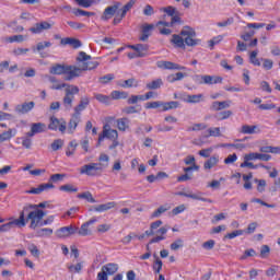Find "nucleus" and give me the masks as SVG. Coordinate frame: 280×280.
Instances as JSON below:
<instances>
[{
	"label": "nucleus",
	"mask_w": 280,
	"mask_h": 280,
	"mask_svg": "<svg viewBox=\"0 0 280 280\" xmlns=\"http://www.w3.org/2000/svg\"><path fill=\"white\" fill-rule=\"evenodd\" d=\"M171 43L179 48L185 47V45L196 47V45H200V39H196V30L191 26H184L179 35L174 34L172 36Z\"/></svg>",
	"instance_id": "1"
},
{
	"label": "nucleus",
	"mask_w": 280,
	"mask_h": 280,
	"mask_svg": "<svg viewBox=\"0 0 280 280\" xmlns=\"http://www.w3.org/2000/svg\"><path fill=\"white\" fill-rule=\"evenodd\" d=\"M109 163L110 156L106 153H101L98 163L84 164L80 168V174H85V176H102V172L108 167Z\"/></svg>",
	"instance_id": "2"
},
{
	"label": "nucleus",
	"mask_w": 280,
	"mask_h": 280,
	"mask_svg": "<svg viewBox=\"0 0 280 280\" xmlns=\"http://www.w3.org/2000/svg\"><path fill=\"white\" fill-rule=\"evenodd\" d=\"M88 60H91V55L80 51L79 56L77 57V62H81V65H79V67L74 66L78 78L82 75V71H93V69H97V67H100V62Z\"/></svg>",
	"instance_id": "3"
},
{
	"label": "nucleus",
	"mask_w": 280,
	"mask_h": 280,
	"mask_svg": "<svg viewBox=\"0 0 280 280\" xmlns=\"http://www.w3.org/2000/svg\"><path fill=\"white\" fill-rule=\"evenodd\" d=\"M49 73L51 75H65L63 80H66V82H71V80L78 78V73H75V66L56 63L50 67Z\"/></svg>",
	"instance_id": "4"
},
{
	"label": "nucleus",
	"mask_w": 280,
	"mask_h": 280,
	"mask_svg": "<svg viewBox=\"0 0 280 280\" xmlns=\"http://www.w3.org/2000/svg\"><path fill=\"white\" fill-rule=\"evenodd\" d=\"M25 213H27L25 222L27 223V221L31 220L30 229H36L38 226H42L43 218L47 215V213H45V211L43 210H33V209L25 211Z\"/></svg>",
	"instance_id": "5"
},
{
	"label": "nucleus",
	"mask_w": 280,
	"mask_h": 280,
	"mask_svg": "<svg viewBox=\"0 0 280 280\" xmlns=\"http://www.w3.org/2000/svg\"><path fill=\"white\" fill-rule=\"evenodd\" d=\"M25 212H20L19 219L12 220L8 223L0 225V233H8V231L12 230L14 226H19L23 229L25 226Z\"/></svg>",
	"instance_id": "6"
},
{
	"label": "nucleus",
	"mask_w": 280,
	"mask_h": 280,
	"mask_svg": "<svg viewBox=\"0 0 280 280\" xmlns=\"http://www.w3.org/2000/svg\"><path fill=\"white\" fill-rule=\"evenodd\" d=\"M119 137V133L117 132L116 129H112L110 125L106 124L103 127V131L98 136V142L97 145L104 141V139H110V141H116Z\"/></svg>",
	"instance_id": "7"
},
{
	"label": "nucleus",
	"mask_w": 280,
	"mask_h": 280,
	"mask_svg": "<svg viewBox=\"0 0 280 280\" xmlns=\"http://www.w3.org/2000/svg\"><path fill=\"white\" fill-rule=\"evenodd\" d=\"M50 89L52 91H62L65 89V95L70 97H75L78 93H80V88L78 85L69 84V83H61L60 85H51Z\"/></svg>",
	"instance_id": "8"
},
{
	"label": "nucleus",
	"mask_w": 280,
	"mask_h": 280,
	"mask_svg": "<svg viewBox=\"0 0 280 280\" xmlns=\"http://www.w3.org/2000/svg\"><path fill=\"white\" fill-rule=\"evenodd\" d=\"M195 82H198V84H222V77H215V75H195Z\"/></svg>",
	"instance_id": "9"
},
{
	"label": "nucleus",
	"mask_w": 280,
	"mask_h": 280,
	"mask_svg": "<svg viewBox=\"0 0 280 280\" xmlns=\"http://www.w3.org/2000/svg\"><path fill=\"white\" fill-rule=\"evenodd\" d=\"M78 233V226L75 225H69L60 228L56 231V236L60 240H65V237H71V235H75Z\"/></svg>",
	"instance_id": "10"
},
{
	"label": "nucleus",
	"mask_w": 280,
	"mask_h": 280,
	"mask_svg": "<svg viewBox=\"0 0 280 280\" xmlns=\"http://www.w3.org/2000/svg\"><path fill=\"white\" fill-rule=\"evenodd\" d=\"M119 8H121V2H114V5L107 7L101 16L102 21H108L109 19H113Z\"/></svg>",
	"instance_id": "11"
},
{
	"label": "nucleus",
	"mask_w": 280,
	"mask_h": 280,
	"mask_svg": "<svg viewBox=\"0 0 280 280\" xmlns=\"http://www.w3.org/2000/svg\"><path fill=\"white\" fill-rule=\"evenodd\" d=\"M49 130H59V132H65L67 130V121L60 120L56 117H50V122L48 125Z\"/></svg>",
	"instance_id": "12"
},
{
	"label": "nucleus",
	"mask_w": 280,
	"mask_h": 280,
	"mask_svg": "<svg viewBox=\"0 0 280 280\" xmlns=\"http://www.w3.org/2000/svg\"><path fill=\"white\" fill-rule=\"evenodd\" d=\"M47 30H51V24L47 21L35 23L34 26L28 28L31 34H43Z\"/></svg>",
	"instance_id": "13"
},
{
	"label": "nucleus",
	"mask_w": 280,
	"mask_h": 280,
	"mask_svg": "<svg viewBox=\"0 0 280 280\" xmlns=\"http://www.w3.org/2000/svg\"><path fill=\"white\" fill-rule=\"evenodd\" d=\"M156 66L159 69H167L171 71H185V67L172 61H158Z\"/></svg>",
	"instance_id": "14"
},
{
	"label": "nucleus",
	"mask_w": 280,
	"mask_h": 280,
	"mask_svg": "<svg viewBox=\"0 0 280 280\" xmlns=\"http://www.w3.org/2000/svg\"><path fill=\"white\" fill-rule=\"evenodd\" d=\"M34 106H36V103H34V101L19 104L15 106V113H18L19 115H27V113H30L34 108Z\"/></svg>",
	"instance_id": "15"
},
{
	"label": "nucleus",
	"mask_w": 280,
	"mask_h": 280,
	"mask_svg": "<svg viewBox=\"0 0 280 280\" xmlns=\"http://www.w3.org/2000/svg\"><path fill=\"white\" fill-rule=\"evenodd\" d=\"M272 155L266 153H255L245 154L244 161H270Z\"/></svg>",
	"instance_id": "16"
},
{
	"label": "nucleus",
	"mask_w": 280,
	"mask_h": 280,
	"mask_svg": "<svg viewBox=\"0 0 280 280\" xmlns=\"http://www.w3.org/2000/svg\"><path fill=\"white\" fill-rule=\"evenodd\" d=\"M115 207H117V203H115V201H109L107 203L93 206L89 209V211H96V213H104V211H110V209H115Z\"/></svg>",
	"instance_id": "17"
},
{
	"label": "nucleus",
	"mask_w": 280,
	"mask_h": 280,
	"mask_svg": "<svg viewBox=\"0 0 280 280\" xmlns=\"http://www.w3.org/2000/svg\"><path fill=\"white\" fill-rule=\"evenodd\" d=\"M176 196H184V198H191L192 200H201V202H210V203L213 202V200L202 197V192L191 194V192L178 191L176 192Z\"/></svg>",
	"instance_id": "18"
},
{
	"label": "nucleus",
	"mask_w": 280,
	"mask_h": 280,
	"mask_svg": "<svg viewBox=\"0 0 280 280\" xmlns=\"http://www.w3.org/2000/svg\"><path fill=\"white\" fill-rule=\"evenodd\" d=\"M54 184L47 183V184H40L36 188H31L30 190H26V194H34V195H40L42 191H49V189H54Z\"/></svg>",
	"instance_id": "19"
},
{
	"label": "nucleus",
	"mask_w": 280,
	"mask_h": 280,
	"mask_svg": "<svg viewBox=\"0 0 280 280\" xmlns=\"http://www.w3.org/2000/svg\"><path fill=\"white\" fill-rule=\"evenodd\" d=\"M129 47L130 49H133V51H137L140 58H145V56H148V49H150L148 44H137Z\"/></svg>",
	"instance_id": "20"
},
{
	"label": "nucleus",
	"mask_w": 280,
	"mask_h": 280,
	"mask_svg": "<svg viewBox=\"0 0 280 280\" xmlns=\"http://www.w3.org/2000/svg\"><path fill=\"white\" fill-rule=\"evenodd\" d=\"M80 121H82V118L79 114L72 115L68 124L69 132L71 133L75 132V128H78V124H80Z\"/></svg>",
	"instance_id": "21"
},
{
	"label": "nucleus",
	"mask_w": 280,
	"mask_h": 280,
	"mask_svg": "<svg viewBox=\"0 0 280 280\" xmlns=\"http://www.w3.org/2000/svg\"><path fill=\"white\" fill-rule=\"evenodd\" d=\"M240 132L242 135H257V132H260L259 127L257 125H243L240 129Z\"/></svg>",
	"instance_id": "22"
},
{
	"label": "nucleus",
	"mask_w": 280,
	"mask_h": 280,
	"mask_svg": "<svg viewBox=\"0 0 280 280\" xmlns=\"http://www.w3.org/2000/svg\"><path fill=\"white\" fill-rule=\"evenodd\" d=\"M231 106V101H223V102H220V101H214L211 106H210V109L212 110H224V108H229Z\"/></svg>",
	"instance_id": "23"
},
{
	"label": "nucleus",
	"mask_w": 280,
	"mask_h": 280,
	"mask_svg": "<svg viewBox=\"0 0 280 280\" xmlns=\"http://www.w3.org/2000/svg\"><path fill=\"white\" fill-rule=\"evenodd\" d=\"M152 30H154V24H144L142 26V34L140 36V40L145 43V40L150 38Z\"/></svg>",
	"instance_id": "24"
},
{
	"label": "nucleus",
	"mask_w": 280,
	"mask_h": 280,
	"mask_svg": "<svg viewBox=\"0 0 280 280\" xmlns=\"http://www.w3.org/2000/svg\"><path fill=\"white\" fill-rule=\"evenodd\" d=\"M163 86V79H154L145 84L148 91H159Z\"/></svg>",
	"instance_id": "25"
},
{
	"label": "nucleus",
	"mask_w": 280,
	"mask_h": 280,
	"mask_svg": "<svg viewBox=\"0 0 280 280\" xmlns=\"http://www.w3.org/2000/svg\"><path fill=\"white\" fill-rule=\"evenodd\" d=\"M89 104H90L89 97H82L78 106L74 107V114L81 116L82 110H85Z\"/></svg>",
	"instance_id": "26"
},
{
	"label": "nucleus",
	"mask_w": 280,
	"mask_h": 280,
	"mask_svg": "<svg viewBox=\"0 0 280 280\" xmlns=\"http://www.w3.org/2000/svg\"><path fill=\"white\" fill-rule=\"evenodd\" d=\"M220 163V156L219 155H212L210 159H208L203 163V170H212V167H215Z\"/></svg>",
	"instance_id": "27"
},
{
	"label": "nucleus",
	"mask_w": 280,
	"mask_h": 280,
	"mask_svg": "<svg viewBox=\"0 0 280 280\" xmlns=\"http://www.w3.org/2000/svg\"><path fill=\"white\" fill-rule=\"evenodd\" d=\"M61 43H62V45H70L71 47H73V49H78V48L82 47V42H80V39H75V38H71V37L61 39Z\"/></svg>",
	"instance_id": "28"
},
{
	"label": "nucleus",
	"mask_w": 280,
	"mask_h": 280,
	"mask_svg": "<svg viewBox=\"0 0 280 280\" xmlns=\"http://www.w3.org/2000/svg\"><path fill=\"white\" fill-rule=\"evenodd\" d=\"M117 128L118 130L126 132V130L130 128V119L128 118L117 119Z\"/></svg>",
	"instance_id": "29"
},
{
	"label": "nucleus",
	"mask_w": 280,
	"mask_h": 280,
	"mask_svg": "<svg viewBox=\"0 0 280 280\" xmlns=\"http://www.w3.org/2000/svg\"><path fill=\"white\" fill-rule=\"evenodd\" d=\"M178 106H180V103L178 101H171V102H166V103L162 102V110L163 112L174 110V109L178 108Z\"/></svg>",
	"instance_id": "30"
},
{
	"label": "nucleus",
	"mask_w": 280,
	"mask_h": 280,
	"mask_svg": "<svg viewBox=\"0 0 280 280\" xmlns=\"http://www.w3.org/2000/svg\"><path fill=\"white\" fill-rule=\"evenodd\" d=\"M47 47H51V42H39L36 46V51L39 52L40 58H47V54L42 52L43 49L47 48Z\"/></svg>",
	"instance_id": "31"
},
{
	"label": "nucleus",
	"mask_w": 280,
	"mask_h": 280,
	"mask_svg": "<svg viewBox=\"0 0 280 280\" xmlns=\"http://www.w3.org/2000/svg\"><path fill=\"white\" fill-rule=\"evenodd\" d=\"M31 129L33 132H35V135H40V132H45V130H47V125L43 122H33L31 125Z\"/></svg>",
	"instance_id": "32"
},
{
	"label": "nucleus",
	"mask_w": 280,
	"mask_h": 280,
	"mask_svg": "<svg viewBox=\"0 0 280 280\" xmlns=\"http://www.w3.org/2000/svg\"><path fill=\"white\" fill-rule=\"evenodd\" d=\"M74 3H77L79 8H91L95 5V3H100V0H74Z\"/></svg>",
	"instance_id": "33"
},
{
	"label": "nucleus",
	"mask_w": 280,
	"mask_h": 280,
	"mask_svg": "<svg viewBox=\"0 0 280 280\" xmlns=\"http://www.w3.org/2000/svg\"><path fill=\"white\" fill-rule=\"evenodd\" d=\"M14 135H16V129H9L8 131L2 132L0 135V143H3V141H10Z\"/></svg>",
	"instance_id": "34"
},
{
	"label": "nucleus",
	"mask_w": 280,
	"mask_h": 280,
	"mask_svg": "<svg viewBox=\"0 0 280 280\" xmlns=\"http://www.w3.org/2000/svg\"><path fill=\"white\" fill-rule=\"evenodd\" d=\"M74 100H75V96H69V95L65 94V96L62 98V104H63L66 110H71V108H73Z\"/></svg>",
	"instance_id": "35"
},
{
	"label": "nucleus",
	"mask_w": 280,
	"mask_h": 280,
	"mask_svg": "<svg viewBox=\"0 0 280 280\" xmlns=\"http://www.w3.org/2000/svg\"><path fill=\"white\" fill-rule=\"evenodd\" d=\"M120 86H122V89H137V86H139V81H137L136 79L131 78L128 80H125L122 84H120Z\"/></svg>",
	"instance_id": "36"
},
{
	"label": "nucleus",
	"mask_w": 280,
	"mask_h": 280,
	"mask_svg": "<svg viewBox=\"0 0 280 280\" xmlns=\"http://www.w3.org/2000/svg\"><path fill=\"white\" fill-rule=\"evenodd\" d=\"M135 3H137V0H130L129 2H127L120 9L121 16H126V14H128V12H130V10H132V8L135 7Z\"/></svg>",
	"instance_id": "37"
},
{
	"label": "nucleus",
	"mask_w": 280,
	"mask_h": 280,
	"mask_svg": "<svg viewBox=\"0 0 280 280\" xmlns=\"http://www.w3.org/2000/svg\"><path fill=\"white\" fill-rule=\"evenodd\" d=\"M45 207H47V202H40L38 205H28L23 208L22 212H24V215H25V211H32V209L33 210L45 209Z\"/></svg>",
	"instance_id": "38"
},
{
	"label": "nucleus",
	"mask_w": 280,
	"mask_h": 280,
	"mask_svg": "<svg viewBox=\"0 0 280 280\" xmlns=\"http://www.w3.org/2000/svg\"><path fill=\"white\" fill-rule=\"evenodd\" d=\"M77 148H78V142L75 140L70 141L66 151V156H73V154H75Z\"/></svg>",
	"instance_id": "39"
},
{
	"label": "nucleus",
	"mask_w": 280,
	"mask_h": 280,
	"mask_svg": "<svg viewBox=\"0 0 280 280\" xmlns=\"http://www.w3.org/2000/svg\"><path fill=\"white\" fill-rule=\"evenodd\" d=\"M78 235H81V237H86V235H91V230H89V223H83L81 228H78L77 231Z\"/></svg>",
	"instance_id": "40"
},
{
	"label": "nucleus",
	"mask_w": 280,
	"mask_h": 280,
	"mask_svg": "<svg viewBox=\"0 0 280 280\" xmlns=\"http://www.w3.org/2000/svg\"><path fill=\"white\" fill-rule=\"evenodd\" d=\"M54 234V230L49 228L39 229L36 232L37 237H49Z\"/></svg>",
	"instance_id": "41"
},
{
	"label": "nucleus",
	"mask_w": 280,
	"mask_h": 280,
	"mask_svg": "<svg viewBox=\"0 0 280 280\" xmlns=\"http://www.w3.org/2000/svg\"><path fill=\"white\" fill-rule=\"evenodd\" d=\"M165 211H170V206H160L152 214L151 218H161Z\"/></svg>",
	"instance_id": "42"
},
{
	"label": "nucleus",
	"mask_w": 280,
	"mask_h": 280,
	"mask_svg": "<svg viewBox=\"0 0 280 280\" xmlns=\"http://www.w3.org/2000/svg\"><path fill=\"white\" fill-rule=\"evenodd\" d=\"M72 14H74V16H95V12H89L82 9H73Z\"/></svg>",
	"instance_id": "43"
},
{
	"label": "nucleus",
	"mask_w": 280,
	"mask_h": 280,
	"mask_svg": "<svg viewBox=\"0 0 280 280\" xmlns=\"http://www.w3.org/2000/svg\"><path fill=\"white\" fill-rule=\"evenodd\" d=\"M78 198H80L81 200H88V202H92V203L96 202V200H95V198H93V194H91V191H85V192L79 194Z\"/></svg>",
	"instance_id": "44"
},
{
	"label": "nucleus",
	"mask_w": 280,
	"mask_h": 280,
	"mask_svg": "<svg viewBox=\"0 0 280 280\" xmlns=\"http://www.w3.org/2000/svg\"><path fill=\"white\" fill-rule=\"evenodd\" d=\"M201 101H202V94L188 95L186 98V102H188V104H199V102Z\"/></svg>",
	"instance_id": "45"
},
{
	"label": "nucleus",
	"mask_w": 280,
	"mask_h": 280,
	"mask_svg": "<svg viewBox=\"0 0 280 280\" xmlns=\"http://www.w3.org/2000/svg\"><path fill=\"white\" fill-rule=\"evenodd\" d=\"M5 43H23L25 40V36L23 35H13L4 38Z\"/></svg>",
	"instance_id": "46"
},
{
	"label": "nucleus",
	"mask_w": 280,
	"mask_h": 280,
	"mask_svg": "<svg viewBox=\"0 0 280 280\" xmlns=\"http://www.w3.org/2000/svg\"><path fill=\"white\" fill-rule=\"evenodd\" d=\"M208 135H206V138L209 139V137H222V132L220 131V127L209 128L207 130Z\"/></svg>",
	"instance_id": "47"
},
{
	"label": "nucleus",
	"mask_w": 280,
	"mask_h": 280,
	"mask_svg": "<svg viewBox=\"0 0 280 280\" xmlns=\"http://www.w3.org/2000/svg\"><path fill=\"white\" fill-rule=\"evenodd\" d=\"M62 145H65V140L62 139H56L54 142L50 144V148L54 152H58V150H61Z\"/></svg>",
	"instance_id": "48"
},
{
	"label": "nucleus",
	"mask_w": 280,
	"mask_h": 280,
	"mask_svg": "<svg viewBox=\"0 0 280 280\" xmlns=\"http://www.w3.org/2000/svg\"><path fill=\"white\" fill-rule=\"evenodd\" d=\"M208 126L207 124L199 122L195 124L192 127H188V132H197L198 130H207Z\"/></svg>",
	"instance_id": "49"
},
{
	"label": "nucleus",
	"mask_w": 280,
	"mask_h": 280,
	"mask_svg": "<svg viewBox=\"0 0 280 280\" xmlns=\"http://www.w3.org/2000/svg\"><path fill=\"white\" fill-rule=\"evenodd\" d=\"M112 100H126L128 97V93L126 92H120V91H113L110 93Z\"/></svg>",
	"instance_id": "50"
},
{
	"label": "nucleus",
	"mask_w": 280,
	"mask_h": 280,
	"mask_svg": "<svg viewBox=\"0 0 280 280\" xmlns=\"http://www.w3.org/2000/svg\"><path fill=\"white\" fill-rule=\"evenodd\" d=\"M257 50H253L249 55V62H252V65H255V67H261V62L258 60L257 58Z\"/></svg>",
	"instance_id": "51"
},
{
	"label": "nucleus",
	"mask_w": 280,
	"mask_h": 280,
	"mask_svg": "<svg viewBox=\"0 0 280 280\" xmlns=\"http://www.w3.org/2000/svg\"><path fill=\"white\" fill-rule=\"evenodd\" d=\"M154 258H155V261L153 265V270L155 275H159V272H161V270L163 269V261L160 260V258L156 255H154Z\"/></svg>",
	"instance_id": "52"
},
{
	"label": "nucleus",
	"mask_w": 280,
	"mask_h": 280,
	"mask_svg": "<svg viewBox=\"0 0 280 280\" xmlns=\"http://www.w3.org/2000/svg\"><path fill=\"white\" fill-rule=\"evenodd\" d=\"M94 97L97 102H101V104H110V96L108 95L95 94Z\"/></svg>",
	"instance_id": "53"
},
{
	"label": "nucleus",
	"mask_w": 280,
	"mask_h": 280,
	"mask_svg": "<svg viewBox=\"0 0 280 280\" xmlns=\"http://www.w3.org/2000/svg\"><path fill=\"white\" fill-rule=\"evenodd\" d=\"M27 249L30 250L31 255H33V257H36V258L40 257V250L35 244H30Z\"/></svg>",
	"instance_id": "54"
},
{
	"label": "nucleus",
	"mask_w": 280,
	"mask_h": 280,
	"mask_svg": "<svg viewBox=\"0 0 280 280\" xmlns=\"http://www.w3.org/2000/svg\"><path fill=\"white\" fill-rule=\"evenodd\" d=\"M161 107L163 108V102H161V101L150 102L144 105V108H147V109L161 108Z\"/></svg>",
	"instance_id": "55"
},
{
	"label": "nucleus",
	"mask_w": 280,
	"mask_h": 280,
	"mask_svg": "<svg viewBox=\"0 0 280 280\" xmlns=\"http://www.w3.org/2000/svg\"><path fill=\"white\" fill-rule=\"evenodd\" d=\"M255 183H257V191L264 194L266 191V179H255Z\"/></svg>",
	"instance_id": "56"
},
{
	"label": "nucleus",
	"mask_w": 280,
	"mask_h": 280,
	"mask_svg": "<svg viewBox=\"0 0 280 280\" xmlns=\"http://www.w3.org/2000/svg\"><path fill=\"white\" fill-rule=\"evenodd\" d=\"M213 153V148L202 149L198 152L199 156H202L203 159H209L211 154Z\"/></svg>",
	"instance_id": "57"
},
{
	"label": "nucleus",
	"mask_w": 280,
	"mask_h": 280,
	"mask_svg": "<svg viewBox=\"0 0 280 280\" xmlns=\"http://www.w3.org/2000/svg\"><path fill=\"white\" fill-rule=\"evenodd\" d=\"M60 191H68V192H75L78 191V188H75L71 184H66L59 187Z\"/></svg>",
	"instance_id": "58"
},
{
	"label": "nucleus",
	"mask_w": 280,
	"mask_h": 280,
	"mask_svg": "<svg viewBox=\"0 0 280 280\" xmlns=\"http://www.w3.org/2000/svg\"><path fill=\"white\" fill-rule=\"evenodd\" d=\"M223 38H224V37H223L222 35H219V36H217V37L210 39V40H209V46L211 47V49H213V47H215V45L222 43Z\"/></svg>",
	"instance_id": "59"
},
{
	"label": "nucleus",
	"mask_w": 280,
	"mask_h": 280,
	"mask_svg": "<svg viewBox=\"0 0 280 280\" xmlns=\"http://www.w3.org/2000/svg\"><path fill=\"white\" fill-rule=\"evenodd\" d=\"M69 272H81L82 271V262H78L74 265H68Z\"/></svg>",
	"instance_id": "60"
},
{
	"label": "nucleus",
	"mask_w": 280,
	"mask_h": 280,
	"mask_svg": "<svg viewBox=\"0 0 280 280\" xmlns=\"http://www.w3.org/2000/svg\"><path fill=\"white\" fill-rule=\"evenodd\" d=\"M115 80V74H106L100 78L101 84H108V82Z\"/></svg>",
	"instance_id": "61"
},
{
	"label": "nucleus",
	"mask_w": 280,
	"mask_h": 280,
	"mask_svg": "<svg viewBox=\"0 0 280 280\" xmlns=\"http://www.w3.org/2000/svg\"><path fill=\"white\" fill-rule=\"evenodd\" d=\"M178 248H183V238H177L171 244V250H178Z\"/></svg>",
	"instance_id": "62"
},
{
	"label": "nucleus",
	"mask_w": 280,
	"mask_h": 280,
	"mask_svg": "<svg viewBox=\"0 0 280 280\" xmlns=\"http://www.w3.org/2000/svg\"><path fill=\"white\" fill-rule=\"evenodd\" d=\"M163 12H165L171 18L178 14V11H176V8H174V7H166L163 9Z\"/></svg>",
	"instance_id": "63"
},
{
	"label": "nucleus",
	"mask_w": 280,
	"mask_h": 280,
	"mask_svg": "<svg viewBox=\"0 0 280 280\" xmlns=\"http://www.w3.org/2000/svg\"><path fill=\"white\" fill-rule=\"evenodd\" d=\"M22 145L26 150H30L32 148V138H27V137L22 138Z\"/></svg>",
	"instance_id": "64"
}]
</instances>
